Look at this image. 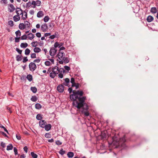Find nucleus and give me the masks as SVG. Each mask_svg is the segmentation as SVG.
<instances>
[{
	"label": "nucleus",
	"mask_w": 158,
	"mask_h": 158,
	"mask_svg": "<svg viewBox=\"0 0 158 158\" xmlns=\"http://www.w3.org/2000/svg\"><path fill=\"white\" fill-rule=\"evenodd\" d=\"M73 94L70 96L71 100L73 101V105L78 109L82 107V113L84 114L86 116H89V114L87 110L88 109V106L85 102L86 97H81L83 95V92L77 91L75 92L73 91Z\"/></svg>",
	"instance_id": "f257e3e1"
},
{
	"label": "nucleus",
	"mask_w": 158,
	"mask_h": 158,
	"mask_svg": "<svg viewBox=\"0 0 158 158\" xmlns=\"http://www.w3.org/2000/svg\"><path fill=\"white\" fill-rule=\"evenodd\" d=\"M49 68L47 72V73H50V77L52 78H54L56 76L57 74H58L59 72V68L57 66H55L53 67L52 69V71L50 72V71H49Z\"/></svg>",
	"instance_id": "f03ea898"
},
{
	"label": "nucleus",
	"mask_w": 158,
	"mask_h": 158,
	"mask_svg": "<svg viewBox=\"0 0 158 158\" xmlns=\"http://www.w3.org/2000/svg\"><path fill=\"white\" fill-rule=\"evenodd\" d=\"M57 57L60 60L59 63L60 64H63V61L62 60H64L65 58V54L62 51H59V53L57 55Z\"/></svg>",
	"instance_id": "7ed1b4c3"
},
{
	"label": "nucleus",
	"mask_w": 158,
	"mask_h": 158,
	"mask_svg": "<svg viewBox=\"0 0 158 158\" xmlns=\"http://www.w3.org/2000/svg\"><path fill=\"white\" fill-rule=\"evenodd\" d=\"M41 3V2L39 0H37L35 1H33L31 2V6L32 7L35 8L36 6H40Z\"/></svg>",
	"instance_id": "20e7f679"
},
{
	"label": "nucleus",
	"mask_w": 158,
	"mask_h": 158,
	"mask_svg": "<svg viewBox=\"0 0 158 158\" xmlns=\"http://www.w3.org/2000/svg\"><path fill=\"white\" fill-rule=\"evenodd\" d=\"M29 68L30 70L33 71H34L36 68V66L34 63L31 62V63L29 65Z\"/></svg>",
	"instance_id": "39448f33"
},
{
	"label": "nucleus",
	"mask_w": 158,
	"mask_h": 158,
	"mask_svg": "<svg viewBox=\"0 0 158 158\" xmlns=\"http://www.w3.org/2000/svg\"><path fill=\"white\" fill-rule=\"evenodd\" d=\"M57 51V50L56 49V48H52L50 50L49 52H50V55L51 56H54L56 53V52Z\"/></svg>",
	"instance_id": "423d86ee"
},
{
	"label": "nucleus",
	"mask_w": 158,
	"mask_h": 158,
	"mask_svg": "<svg viewBox=\"0 0 158 158\" xmlns=\"http://www.w3.org/2000/svg\"><path fill=\"white\" fill-rule=\"evenodd\" d=\"M59 73L58 74V76L60 78H62L63 77L64 74V73L65 71L64 69L60 68L59 69Z\"/></svg>",
	"instance_id": "0eeeda50"
},
{
	"label": "nucleus",
	"mask_w": 158,
	"mask_h": 158,
	"mask_svg": "<svg viewBox=\"0 0 158 158\" xmlns=\"http://www.w3.org/2000/svg\"><path fill=\"white\" fill-rule=\"evenodd\" d=\"M126 140L125 136H124L122 138L120 139L119 142V145L121 147H123L125 145L124 142H125Z\"/></svg>",
	"instance_id": "6e6552de"
},
{
	"label": "nucleus",
	"mask_w": 158,
	"mask_h": 158,
	"mask_svg": "<svg viewBox=\"0 0 158 158\" xmlns=\"http://www.w3.org/2000/svg\"><path fill=\"white\" fill-rule=\"evenodd\" d=\"M15 7L13 4H9L8 6V11L10 12H12L14 11L15 10Z\"/></svg>",
	"instance_id": "1a4fd4ad"
},
{
	"label": "nucleus",
	"mask_w": 158,
	"mask_h": 158,
	"mask_svg": "<svg viewBox=\"0 0 158 158\" xmlns=\"http://www.w3.org/2000/svg\"><path fill=\"white\" fill-rule=\"evenodd\" d=\"M41 29L43 32L46 31L48 30V26L46 23L42 24L41 26Z\"/></svg>",
	"instance_id": "9d476101"
},
{
	"label": "nucleus",
	"mask_w": 158,
	"mask_h": 158,
	"mask_svg": "<svg viewBox=\"0 0 158 158\" xmlns=\"http://www.w3.org/2000/svg\"><path fill=\"white\" fill-rule=\"evenodd\" d=\"M40 126L44 128L45 126V125L47 124L46 121L44 120H40L39 122Z\"/></svg>",
	"instance_id": "9b49d317"
},
{
	"label": "nucleus",
	"mask_w": 158,
	"mask_h": 158,
	"mask_svg": "<svg viewBox=\"0 0 158 158\" xmlns=\"http://www.w3.org/2000/svg\"><path fill=\"white\" fill-rule=\"evenodd\" d=\"M57 90L60 92H62L64 90V87L62 85H59L57 87Z\"/></svg>",
	"instance_id": "f8f14e48"
},
{
	"label": "nucleus",
	"mask_w": 158,
	"mask_h": 158,
	"mask_svg": "<svg viewBox=\"0 0 158 158\" xmlns=\"http://www.w3.org/2000/svg\"><path fill=\"white\" fill-rule=\"evenodd\" d=\"M16 12L17 15L19 16L20 15H22L23 12V11L20 9L18 8L16 9Z\"/></svg>",
	"instance_id": "ddd939ff"
},
{
	"label": "nucleus",
	"mask_w": 158,
	"mask_h": 158,
	"mask_svg": "<svg viewBox=\"0 0 158 158\" xmlns=\"http://www.w3.org/2000/svg\"><path fill=\"white\" fill-rule=\"evenodd\" d=\"M22 19L23 20H26L27 18V13L25 11H23V14L22 15Z\"/></svg>",
	"instance_id": "4468645a"
},
{
	"label": "nucleus",
	"mask_w": 158,
	"mask_h": 158,
	"mask_svg": "<svg viewBox=\"0 0 158 158\" xmlns=\"http://www.w3.org/2000/svg\"><path fill=\"white\" fill-rule=\"evenodd\" d=\"M24 25L26 27V30H27L30 27V23L27 21H25L24 22Z\"/></svg>",
	"instance_id": "2eb2a0df"
},
{
	"label": "nucleus",
	"mask_w": 158,
	"mask_h": 158,
	"mask_svg": "<svg viewBox=\"0 0 158 158\" xmlns=\"http://www.w3.org/2000/svg\"><path fill=\"white\" fill-rule=\"evenodd\" d=\"M63 45V43H61L59 44L58 42H56L54 44V48H56L57 47L60 48Z\"/></svg>",
	"instance_id": "dca6fc26"
},
{
	"label": "nucleus",
	"mask_w": 158,
	"mask_h": 158,
	"mask_svg": "<svg viewBox=\"0 0 158 158\" xmlns=\"http://www.w3.org/2000/svg\"><path fill=\"white\" fill-rule=\"evenodd\" d=\"M19 28L21 30H23L24 29H25L26 30V27H25L24 25V24L23 23H20L19 24Z\"/></svg>",
	"instance_id": "f3484780"
},
{
	"label": "nucleus",
	"mask_w": 158,
	"mask_h": 158,
	"mask_svg": "<svg viewBox=\"0 0 158 158\" xmlns=\"http://www.w3.org/2000/svg\"><path fill=\"white\" fill-rule=\"evenodd\" d=\"M27 38L30 40H32L34 37V35L32 33H29L27 35Z\"/></svg>",
	"instance_id": "a211bd4d"
},
{
	"label": "nucleus",
	"mask_w": 158,
	"mask_h": 158,
	"mask_svg": "<svg viewBox=\"0 0 158 158\" xmlns=\"http://www.w3.org/2000/svg\"><path fill=\"white\" fill-rule=\"evenodd\" d=\"M13 20L15 22H17L19 21L20 19V17L19 16L17 15H15L13 17Z\"/></svg>",
	"instance_id": "6ab92c4d"
},
{
	"label": "nucleus",
	"mask_w": 158,
	"mask_h": 158,
	"mask_svg": "<svg viewBox=\"0 0 158 158\" xmlns=\"http://www.w3.org/2000/svg\"><path fill=\"white\" fill-rule=\"evenodd\" d=\"M44 15L43 12L42 11H39L37 15V16L38 18H41L43 17Z\"/></svg>",
	"instance_id": "aec40b11"
},
{
	"label": "nucleus",
	"mask_w": 158,
	"mask_h": 158,
	"mask_svg": "<svg viewBox=\"0 0 158 158\" xmlns=\"http://www.w3.org/2000/svg\"><path fill=\"white\" fill-rule=\"evenodd\" d=\"M51 125L50 124H46L44 128H45V130L47 131H48L50 130L51 128Z\"/></svg>",
	"instance_id": "412c9836"
},
{
	"label": "nucleus",
	"mask_w": 158,
	"mask_h": 158,
	"mask_svg": "<svg viewBox=\"0 0 158 158\" xmlns=\"http://www.w3.org/2000/svg\"><path fill=\"white\" fill-rule=\"evenodd\" d=\"M33 51L35 52L39 53L41 51V50L40 48L35 47L33 49Z\"/></svg>",
	"instance_id": "4be33fe9"
},
{
	"label": "nucleus",
	"mask_w": 158,
	"mask_h": 158,
	"mask_svg": "<svg viewBox=\"0 0 158 158\" xmlns=\"http://www.w3.org/2000/svg\"><path fill=\"white\" fill-rule=\"evenodd\" d=\"M153 20V18L151 15L148 16L147 19V20L148 22H150L152 21Z\"/></svg>",
	"instance_id": "5701e85b"
},
{
	"label": "nucleus",
	"mask_w": 158,
	"mask_h": 158,
	"mask_svg": "<svg viewBox=\"0 0 158 158\" xmlns=\"http://www.w3.org/2000/svg\"><path fill=\"white\" fill-rule=\"evenodd\" d=\"M28 46V44L27 43H22L20 45V47L22 48H26Z\"/></svg>",
	"instance_id": "b1692460"
},
{
	"label": "nucleus",
	"mask_w": 158,
	"mask_h": 158,
	"mask_svg": "<svg viewBox=\"0 0 158 158\" xmlns=\"http://www.w3.org/2000/svg\"><path fill=\"white\" fill-rule=\"evenodd\" d=\"M37 41H35L32 42L31 44L32 47H35L37 46Z\"/></svg>",
	"instance_id": "393cba45"
},
{
	"label": "nucleus",
	"mask_w": 158,
	"mask_h": 158,
	"mask_svg": "<svg viewBox=\"0 0 158 158\" xmlns=\"http://www.w3.org/2000/svg\"><path fill=\"white\" fill-rule=\"evenodd\" d=\"M71 82L72 84V86L74 87V86L75 85L76 83L75 82V81L74 78L73 77H72L71 79Z\"/></svg>",
	"instance_id": "a878e982"
},
{
	"label": "nucleus",
	"mask_w": 158,
	"mask_h": 158,
	"mask_svg": "<svg viewBox=\"0 0 158 158\" xmlns=\"http://www.w3.org/2000/svg\"><path fill=\"white\" fill-rule=\"evenodd\" d=\"M67 156L69 157L72 158L74 156V153L73 152H69L68 153Z\"/></svg>",
	"instance_id": "bb28decb"
},
{
	"label": "nucleus",
	"mask_w": 158,
	"mask_h": 158,
	"mask_svg": "<svg viewBox=\"0 0 158 158\" xmlns=\"http://www.w3.org/2000/svg\"><path fill=\"white\" fill-rule=\"evenodd\" d=\"M13 146L11 144H10L7 146L6 150H12L13 148Z\"/></svg>",
	"instance_id": "cd10ccee"
},
{
	"label": "nucleus",
	"mask_w": 158,
	"mask_h": 158,
	"mask_svg": "<svg viewBox=\"0 0 158 158\" xmlns=\"http://www.w3.org/2000/svg\"><path fill=\"white\" fill-rule=\"evenodd\" d=\"M31 51L28 48H26L25 51V54L26 55H28L29 54Z\"/></svg>",
	"instance_id": "c85d7f7f"
},
{
	"label": "nucleus",
	"mask_w": 158,
	"mask_h": 158,
	"mask_svg": "<svg viewBox=\"0 0 158 158\" xmlns=\"http://www.w3.org/2000/svg\"><path fill=\"white\" fill-rule=\"evenodd\" d=\"M151 12L153 13H155L156 12L157 10L155 7H152L151 10Z\"/></svg>",
	"instance_id": "c756f323"
},
{
	"label": "nucleus",
	"mask_w": 158,
	"mask_h": 158,
	"mask_svg": "<svg viewBox=\"0 0 158 158\" xmlns=\"http://www.w3.org/2000/svg\"><path fill=\"white\" fill-rule=\"evenodd\" d=\"M63 63L64 62L65 63H67L69 62V59L68 57H65L64 58V60H63Z\"/></svg>",
	"instance_id": "7c9ffc66"
},
{
	"label": "nucleus",
	"mask_w": 158,
	"mask_h": 158,
	"mask_svg": "<svg viewBox=\"0 0 158 158\" xmlns=\"http://www.w3.org/2000/svg\"><path fill=\"white\" fill-rule=\"evenodd\" d=\"M27 78L28 80L30 81H31L32 80V75H31L29 74L28 75Z\"/></svg>",
	"instance_id": "2f4dec72"
},
{
	"label": "nucleus",
	"mask_w": 158,
	"mask_h": 158,
	"mask_svg": "<svg viewBox=\"0 0 158 158\" xmlns=\"http://www.w3.org/2000/svg\"><path fill=\"white\" fill-rule=\"evenodd\" d=\"M31 101L33 102H35L37 100V98L35 96H32L31 99Z\"/></svg>",
	"instance_id": "473e14b6"
},
{
	"label": "nucleus",
	"mask_w": 158,
	"mask_h": 158,
	"mask_svg": "<svg viewBox=\"0 0 158 158\" xmlns=\"http://www.w3.org/2000/svg\"><path fill=\"white\" fill-rule=\"evenodd\" d=\"M35 108L37 109H40L41 108V106L39 103H36L35 105Z\"/></svg>",
	"instance_id": "72a5a7b5"
},
{
	"label": "nucleus",
	"mask_w": 158,
	"mask_h": 158,
	"mask_svg": "<svg viewBox=\"0 0 158 158\" xmlns=\"http://www.w3.org/2000/svg\"><path fill=\"white\" fill-rule=\"evenodd\" d=\"M42 115L41 114H38L36 115V119L38 120H40L42 118Z\"/></svg>",
	"instance_id": "f704fd0d"
},
{
	"label": "nucleus",
	"mask_w": 158,
	"mask_h": 158,
	"mask_svg": "<svg viewBox=\"0 0 158 158\" xmlns=\"http://www.w3.org/2000/svg\"><path fill=\"white\" fill-rule=\"evenodd\" d=\"M49 19V18L48 16H45L44 19V20L45 22H48Z\"/></svg>",
	"instance_id": "c9c22d12"
},
{
	"label": "nucleus",
	"mask_w": 158,
	"mask_h": 158,
	"mask_svg": "<svg viewBox=\"0 0 158 158\" xmlns=\"http://www.w3.org/2000/svg\"><path fill=\"white\" fill-rule=\"evenodd\" d=\"M31 155L33 158H37V155L33 152H31Z\"/></svg>",
	"instance_id": "e433bc0d"
},
{
	"label": "nucleus",
	"mask_w": 158,
	"mask_h": 158,
	"mask_svg": "<svg viewBox=\"0 0 158 158\" xmlns=\"http://www.w3.org/2000/svg\"><path fill=\"white\" fill-rule=\"evenodd\" d=\"M16 35L17 37L18 36H21V33L20 31L18 30L17 31H16L15 32Z\"/></svg>",
	"instance_id": "4c0bfd02"
},
{
	"label": "nucleus",
	"mask_w": 158,
	"mask_h": 158,
	"mask_svg": "<svg viewBox=\"0 0 158 158\" xmlns=\"http://www.w3.org/2000/svg\"><path fill=\"white\" fill-rule=\"evenodd\" d=\"M8 25L11 27H12L14 25L13 22L12 20H10L8 22Z\"/></svg>",
	"instance_id": "58836bf2"
},
{
	"label": "nucleus",
	"mask_w": 158,
	"mask_h": 158,
	"mask_svg": "<svg viewBox=\"0 0 158 158\" xmlns=\"http://www.w3.org/2000/svg\"><path fill=\"white\" fill-rule=\"evenodd\" d=\"M22 56H21L18 55L16 56V60L17 61H19L22 60Z\"/></svg>",
	"instance_id": "ea45409f"
},
{
	"label": "nucleus",
	"mask_w": 158,
	"mask_h": 158,
	"mask_svg": "<svg viewBox=\"0 0 158 158\" xmlns=\"http://www.w3.org/2000/svg\"><path fill=\"white\" fill-rule=\"evenodd\" d=\"M31 90L34 93H35L37 91V89L35 87H31Z\"/></svg>",
	"instance_id": "a19ab883"
},
{
	"label": "nucleus",
	"mask_w": 158,
	"mask_h": 158,
	"mask_svg": "<svg viewBox=\"0 0 158 158\" xmlns=\"http://www.w3.org/2000/svg\"><path fill=\"white\" fill-rule=\"evenodd\" d=\"M65 82L66 84H64L65 85H67L68 84L69 82V79L68 78H66L64 79Z\"/></svg>",
	"instance_id": "79ce46f5"
},
{
	"label": "nucleus",
	"mask_w": 158,
	"mask_h": 158,
	"mask_svg": "<svg viewBox=\"0 0 158 158\" xmlns=\"http://www.w3.org/2000/svg\"><path fill=\"white\" fill-rule=\"evenodd\" d=\"M27 38V36L26 35H24L21 37V39L22 40H26Z\"/></svg>",
	"instance_id": "37998d69"
},
{
	"label": "nucleus",
	"mask_w": 158,
	"mask_h": 158,
	"mask_svg": "<svg viewBox=\"0 0 158 158\" xmlns=\"http://www.w3.org/2000/svg\"><path fill=\"white\" fill-rule=\"evenodd\" d=\"M44 64L46 66H49L51 65V64L50 62L48 61H46L45 62Z\"/></svg>",
	"instance_id": "c03bdc74"
},
{
	"label": "nucleus",
	"mask_w": 158,
	"mask_h": 158,
	"mask_svg": "<svg viewBox=\"0 0 158 158\" xmlns=\"http://www.w3.org/2000/svg\"><path fill=\"white\" fill-rule=\"evenodd\" d=\"M31 5V3L29 2H28L27 3L26 5V7L27 8L29 7Z\"/></svg>",
	"instance_id": "a18cd8bd"
},
{
	"label": "nucleus",
	"mask_w": 158,
	"mask_h": 158,
	"mask_svg": "<svg viewBox=\"0 0 158 158\" xmlns=\"http://www.w3.org/2000/svg\"><path fill=\"white\" fill-rule=\"evenodd\" d=\"M31 58H34L36 57V55L35 53H32L31 54Z\"/></svg>",
	"instance_id": "49530a36"
},
{
	"label": "nucleus",
	"mask_w": 158,
	"mask_h": 158,
	"mask_svg": "<svg viewBox=\"0 0 158 158\" xmlns=\"http://www.w3.org/2000/svg\"><path fill=\"white\" fill-rule=\"evenodd\" d=\"M59 153L61 155H63L65 153V151L62 149L59 151Z\"/></svg>",
	"instance_id": "de8ad7c7"
},
{
	"label": "nucleus",
	"mask_w": 158,
	"mask_h": 158,
	"mask_svg": "<svg viewBox=\"0 0 158 158\" xmlns=\"http://www.w3.org/2000/svg\"><path fill=\"white\" fill-rule=\"evenodd\" d=\"M0 127H2L3 128V129L6 132H7V133H8V131L6 129V128L5 127H4L3 126H2V125H0Z\"/></svg>",
	"instance_id": "09e8293b"
},
{
	"label": "nucleus",
	"mask_w": 158,
	"mask_h": 158,
	"mask_svg": "<svg viewBox=\"0 0 158 158\" xmlns=\"http://www.w3.org/2000/svg\"><path fill=\"white\" fill-rule=\"evenodd\" d=\"M41 59H37L34 60V62L35 63H39Z\"/></svg>",
	"instance_id": "8fccbe9b"
},
{
	"label": "nucleus",
	"mask_w": 158,
	"mask_h": 158,
	"mask_svg": "<svg viewBox=\"0 0 158 158\" xmlns=\"http://www.w3.org/2000/svg\"><path fill=\"white\" fill-rule=\"evenodd\" d=\"M51 134L49 133H46L45 134V136L47 138H48L50 137Z\"/></svg>",
	"instance_id": "3c124183"
},
{
	"label": "nucleus",
	"mask_w": 158,
	"mask_h": 158,
	"mask_svg": "<svg viewBox=\"0 0 158 158\" xmlns=\"http://www.w3.org/2000/svg\"><path fill=\"white\" fill-rule=\"evenodd\" d=\"M28 61V59L27 57H25L23 58V63H25Z\"/></svg>",
	"instance_id": "603ef678"
},
{
	"label": "nucleus",
	"mask_w": 158,
	"mask_h": 158,
	"mask_svg": "<svg viewBox=\"0 0 158 158\" xmlns=\"http://www.w3.org/2000/svg\"><path fill=\"white\" fill-rule=\"evenodd\" d=\"M16 51L20 54H21L22 52V51L20 50L18 48H17L16 49Z\"/></svg>",
	"instance_id": "864d4df0"
},
{
	"label": "nucleus",
	"mask_w": 158,
	"mask_h": 158,
	"mask_svg": "<svg viewBox=\"0 0 158 158\" xmlns=\"http://www.w3.org/2000/svg\"><path fill=\"white\" fill-rule=\"evenodd\" d=\"M14 150L15 152V155H17L18 154V151L17 148H16L15 147L14 148Z\"/></svg>",
	"instance_id": "5fc2aeb1"
},
{
	"label": "nucleus",
	"mask_w": 158,
	"mask_h": 158,
	"mask_svg": "<svg viewBox=\"0 0 158 158\" xmlns=\"http://www.w3.org/2000/svg\"><path fill=\"white\" fill-rule=\"evenodd\" d=\"M64 68L66 70L68 71H69L70 69V67L68 66H64Z\"/></svg>",
	"instance_id": "6e6d98bb"
},
{
	"label": "nucleus",
	"mask_w": 158,
	"mask_h": 158,
	"mask_svg": "<svg viewBox=\"0 0 158 158\" xmlns=\"http://www.w3.org/2000/svg\"><path fill=\"white\" fill-rule=\"evenodd\" d=\"M56 143L57 145H60L62 144V143L60 142L59 140H57L56 141Z\"/></svg>",
	"instance_id": "4d7b16f0"
},
{
	"label": "nucleus",
	"mask_w": 158,
	"mask_h": 158,
	"mask_svg": "<svg viewBox=\"0 0 158 158\" xmlns=\"http://www.w3.org/2000/svg\"><path fill=\"white\" fill-rule=\"evenodd\" d=\"M36 35L38 37H40L41 36V33L40 32L37 33L36 34Z\"/></svg>",
	"instance_id": "13d9d810"
},
{
	"label": "nucleus",
	"mask_w": 158,
	"mask_h": 158,
	"mask_svg": "<svg viewBox=\"0 0 158 158\" xmlns=\"http://www.w3.org/2000/svg\"><path fill=\"white\" fill-rule=\"evenodd\" d=\"M1 145L3 148H5L6 146L5 143L3 142H2L1 143Z\"/></svg>",
	"instance_id": "bf43d9fd"
},
{
	"label": "nucleus",
	"mask_w": 158,
	"mask_h": 158,
	"mask_svg": "<svg viewBox=\"0 0 158 158\" xmlns=\"http://www.w3.org/2000/svg\"><path fill=\"white\" fill-rule=\"evenodd\" d=\"M24 151L26 152H27L28 148L27 146H25L23 148Z\"/></svg>",
	"instance_id": "052dcab7"
},
{
	"label": "nucleus",
	"mask_w": 158,
	"mask_h": 158,
	"mask_svg": "<svg viewBox=\"0 0 158 158\" xmlns=\"http://www.w3.org/2000/svg\"><path fill=\"white\" fill-rule=\"evenodd\" d=\"M16 137L17 139L18 140H20L21 139L20 136L19 134H17L16 135Z\"/></svg>",
	"instance_id": "680f3d73"
},
{
	"label": "nucleus",
	"mask_w": 158,
	"mask_h": 158,
	"mask_svg": "<svg viewBox=\"0 0 158 158\" xmlns=\"http://www.w3.org/2000/svg\"><path fill=\"white\" fill-rule=\"evenodd\" d=\"M34 10H31L29 11V13L31 15H34Z\"/></svg>",
	"instance_id": "e2e57ef3"
},
{
	"label": "nucleus",
	"mask_w": 158,
	"mask_h": 158,
	"mask_svg": "<svg viewBox=\"0 0 158 158\" xmlns=\"http://www.w3.org/2000/svg\"><path fill=\"white\" fill-rule=\"evenodd\" d=\"M51 35V33H46L44 34V36L45 37H47L48 36H50Z\"/></svg>",
	"instance_id": "0e129e2a"
},
{
	"label": "nucleus",
	"mask_w": 158,
	"mask_h": 158,
	"mask_svg": "<svg viewBox=\"0 0 158 158\" xmlns=\"http://www.w3.org/2000/svg\"><path fill=\"white\" fill-rule=\"evenodd\" d=\"M56 37V36L54 35H50L49 37V38L51 39H54Z\"/></svg>",
	"instance_id": "69168bd1"
},
{
	"label": "nucleus",
	"mask_w": 158,
	"mask_h": 158,
	"mask_svg": "<svg viewBox=\"0 0 158 158\" xmlns=\"http://www.w3.org/2000/svg\"><path fill=\"white\" fill-rule=\"evenodd\" d=\"M1 2L3 3H7V0H1Z\"/></svg>",
	"instance_id": "338daca9"
},
{
	"label": "nucleus",
	"mask_w": 158,
	"mask_h": 158,
	"mask_svg": "<svg viewBox=\"0 0 158 158\" xmlns=\"http://www.w3.org/2000/svg\"><path fill=\"white\" fill-rule=\"evenodd\" d=\"M20 38L19 37V38H15V42H19V39Z\"/></svg>",
	"instance_id": "774afa93"
}]
</instances>
